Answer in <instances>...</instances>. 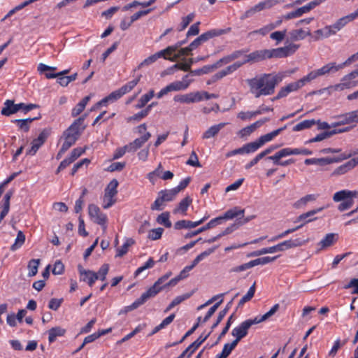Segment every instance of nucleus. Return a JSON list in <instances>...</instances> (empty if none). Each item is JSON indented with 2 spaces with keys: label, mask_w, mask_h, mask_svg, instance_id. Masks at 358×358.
<instances>
[{
  "label": "nucleus",
  "mask_w": 358,
  "mask_h": 358,
  "mask_svg": "<svg viewBox=\"0 0 358 358\" xmlns=\"http://www.w3.org/2000/svg\"><path fill=\"white\" fill-rule=\"evenodd\" d=\"M285 77L284 72L262 73L252 78L246 80L250 92L255 98L262 96L272 95L275 92L276 86L282 81Z\"/></svg>",
  "instance_id": "f257e3e1"
},
{
  "label": "nucleus",
  "mask_w": 358,
  "mask_h": 358,
  "mask_svg": "<svg viewBox=\"0 0 358 358\" xmlns=\"http://www.w3.org/2000/svg\"><path fill=\"white\" fill-rule=\"evenodd\" d=\"M171 274V272H169L158 278L154 285L146 292H143L139 298L136 299L131 305L126 306L125 311H131L138 308L140 306L144 304L150 298L155 296L164 288L176 285L178 282L181 280L178 275L166 282Z\"/></svg>",
  "instance_id": "f03ea898"
},
{
  "label": "nucleus",
  "mask_w": 358,
  "mask_h": 358,
  "mask_svg": "<svg viewBox=\"0 0 358 358\" xmlns=\"http://www.w3.org/2000/svg\"><path fill=\"white\" fill-rule=\"evenodd\" d=\"M87 115L85 114L76 119L73 123L63 132L64 142L62 145V151L66 152L76 142L86 128L85 120Z\"/></svg>",
  "instance_id": "7ed1b4c3"
},
{
  "label": "nucleus",
  "mask_w": 358,
  "mask_h": 358,
  "mask_svg": "<svg viewBox=\"0 0 358 358\" xmlns=\"http://www.w3.org/2000/svg\"><path fill=\"white\" fill-rule=\"evenodd\" d=\"M141 76H138L135 79L127 83L117 90L112 92L108 96L103 98L97 102V106H106L110 103H113L120 99L124 94L131 92L139 83Z\"/></svg>",
  "instance_id": "20e7f679"
},
{
  "label": "nucleus",
  "mask_w": 358,
  "mask_h": 358,
  "mask_svg": "<svg viewBox=\"0 0 358 358\" xmlns=\"http://www.w3.org/2000/svg\"><path fill=\"white\" fill-rule=\"evenodd\" d=\"M231 31V27H228L227 29H210L202 34H201L199 36H198L196 38H195L190 44V50L192 51L195 49H196L198 47H199L202 43L206 42L210 38L222 36L223 34H226L229 33Z\"/></svg>",
  "instance_id": "39448f33"
},
{
  "label": "nucleus",
  "mask_w": 358,
  "mask_h": 358,
  "mask_svg": "<svg viewBox=\"0 0 358 358\" xmlns=\"http://www.w3.org/2000/svg\"><path fill=\"white\" fill-rule=\"evenodd\" d=\"M358 153L357 152H354L353 153H343L338 157H322V158H310L306 159L304 161V163L306 165H312V164H317L320 166H325L328 164H331L333 163H338L342 162L343 160L349 159L352 155H356Z\"/></svg>",
  "instance_id": "423d86ee"
},
{
  "label": "nucleus",
  "mask_w": 358,
  "mask_h": 358,
  "mask_svg": "<svg viewBox=\"0 0 358 358\" xmlns=\"http://www.w3.org/2000/svg\"><path fill=\"white\" fill-rule=\"evenodd\" d=\"M337 71H338V68L337 67L336 63L329 62L318 69L310 71L306 76H303V78L306 84L320 76H325L329 73H334Z\"/></svg>",
  "instance_id": "0eeeda50"
},
{
  "label": "nucleus",
  "mask_w": 358,
  "mask_h": 358,
  "mask_svg": "<svg viewBox=\"0 0 358 358\" xmlns=\"http://www.w3.org/2000/svg\"><path fill=\"white\" fill-rule=\"evenodd\" d=\"M337 71H338V68L337 67L336 63L329 62L318 69L310 71L306 76H303V78L306 84L320 76H325L329 73H334Z\"/></svg>",
  "instance_id": "6e6552de"
},
{
  "label": "nucleus",
  "mask_w": 358,
  "mask_h": 358,
  "mask_svg": "<svg viewBox=\"0 0 358 358\" xmlns=\"http://www.w3.org/2000/svg\"><path fill=\"white\" fill-rule=\"evenodd\" d=\"M254 324H257V321L253 319H248L242 322L238 326L235 327L232 331L231 335L235 337L234 341L236 343L248 335L249 329Z\"/></svg>",
  "instance_id": "1a4fd4ad"
},
{
  "label": "nucleus",
  "mask_w": 358,
  "mask_h": 358,
  "mask_svg": "<svg viewBox=\"0 0 358 358\" xmlns=\"http://www.w3.org/2000/svg\"><path fill=\"white\" fill-rule=\"evenodd\" d=\"M88 212L91 220L94 223L101 226L104 230L107 228V215L101 212L96 205L90 204L88 206Z\"/></svg>",
  "instance_id": "9d476101"
},
{
  "label": "nucleus",
  "mask_w": 358,
  "mask_h": 358,
  "mask_svg": "<svg viewBox=\"0 0 358 358\" xmlns=\"http://www.w3.org/2000/svg\"><path fill=\"white\" fill-rule=\"evenodd\" d=\"M299 48V45L289 44L285 47L268 50V58H283L294 54Z\"/></svg>",
  "instance_id": "9b49d317"
},
{
  "label": "nucleus",
  "mask_w": 358,
  "mask_h": 358,
  "mask_svg": "<svg viewBox=\"0 0 358 358\" xmlns=\"http://www.w3.org/2000/svg\"><path fill=\"white\" fill-rule=\"evenodd\" d=\"M216 247L209 248L201 253H200L199 255L196 257V258L193 260L191 265L186 266L178 275L179 278L181 280H183L188 277L189 273L190 271H192L201 261L204 259L206 257L209 256L210 254L214 252L215 250Z\"/></svg>",
  "instance_id": "f8f14e48"
},
{
  "label": "nucleus",
  "mask_w": 358,
  "mask_h": 358,
  "mask_svg": "<svg viewBox=\"0 0 358 358\" xmlns=\"http://www.w3.org/2000/svg\"><path fill=\"white\" fill-rule=\"evenodd\" d=\"M305 85L306 83L303 78L296 82L289 83L286 86L280 88L277 95L273 98L272 101H275L286 97L289 93L297 91Z\"/></svg>",
  "instance_id": "ddd939ff"
},
{
  "label": "nucleus",
  "mask_w": 358,
  "mask_h": 358,
  "mask_svg": "<svg viewBox=\"0 0 358 358\" xmlns=\"http://www.w3.org/2000/svg\"><path fill=\"white\" fill-rule=\"evenodd\" d=\"M289 152L290 148H285L275 152V155L268 157L266 159L271 160L275 165L287 166L294 163L295 160L294 159H289L285 161H280V159L287 156L293 155Z\"/></svg>",
  "instance_id": "4468645a"
},
{
  "label": "nucleus",
  "mask_w": 358,
  "mask_h": 358,
  "mask_svg": "<svg viewBox=\"0 0 358 358\" xmlns=\"http://www.w3.org/2000/svg\"><path fill=\"white\" fill-rule=\"evenodd\" d=\"M49 135V132L44 129L38 135V136L36 138H34L31 144V148L29 149L27 151V155L34 156L36 155L38 149L44 144V143L46 141Z\"/></svg>",
  "instance_id": "2eb2a0df"
},
{
  "label": "nucleus",
  "mask_w": 358,
  "mask_h": 358,
  "mask_svg": "<svg viewBox=\"0 0 358 358\" xmlns=\"http://www.w3.org/2000/svg\"><path fill=\"white\" fill-rule=\"evenodd\" d=\"M173 101L181 103L189 104L201 101V97L199 92H194L185 94H177L174 96Z\"/></svg>",
  "instance_id": "dca6fc26"
},
{
  "label": "nucleus",
  "mask_w": 358,
  "mask_h": 358,
  "mask_svg": "<svg viewBox=\"0 0 358 358\" xmlns=\"http://www.w3.org/2000/svg\"><path fill=\"white\" fill-rule=\"evenodd\" d=\"M339 121L332 123V127H336L338 126L349 124L357 122L358 120V110L350 111L338 116Z\"/></svg>",
  "instance_id": "f3484780"
},
{
  "label": "nucleus",
  "mask_w": 358,
  "mask_h": 358,
  "mask_svg": "<svg viewBox=\"0 0 358 358\" xmlns=\"http://www.w3.org/2000/svg\"><path fill=\"white\" fill-rule=\"evenodd\" d=\"M242 66L243 63H241L240 61L234 62V64L228 66L225 69L214 74L212 77V82H216L219 80H221L224 77L233 73Z\"/></svg>",
  "instance_id": "a211bd4d"
},
{
  "label": "nucleus",
  "mask_w": 358,
  "mask_h": 358,
  "mask_svg": "<svg viewBox=\"0 0 358 358\" xmlns=\"http://www.w3.org/2000/svg\"><path fill=\"white\" fill-rule=\"evenodd\" d=\"M268 58V50H262L254 51L245 56V59L241 62L243 65L246 63H255L264 60Z\"/></svg>",
  "instance_id": "6ab92c4d"
},
{
  "label": "nucleus",
  "mask_w": 358,
  "mask_h": 358,
  "mask_svg": "<svg viewBox=\"0 0 358 358\" xmlns=\"http://www.w3.org/2000/svg\"><path fill=\"white\" fill-rule=\"evenodd\" d=\"M209 215H205L203 217L200 219L198 221L192 222L190 220H182L176 222L174 224V229L176 230H180L182 229H192L194 228L202 223H203L208 218Z\"/></svg>",
  "instance_id": "aec40b11"
},
{
  "label": "nucleus",
  "mask_w": 358,
  "mask_h": 358,
  "mask_svg": "<svg viewBox=\"0 0 358 358\" xmlns=\"http://www.w3.org/2000/svg\"><path fill=\"white\" fill-rule=\"evenodd\" d=\"M244 209H242L238 206H235L229 209L223 215L219 216L218 217L221 218L222 222L224 220H233L234 218H238V220H240L241 217H244Z\"/></svg>",
  "instance_id": "412c9836"
},
{
  "label": "nucleus",
  "mask_w": 358,
  "mask_h": 358,
  "mask_svg": "<svg viewBox=\"0 0 358 358\" xmlns=\"http://www.w3.org/2000/svg\"><path fill=\"white\" fill-rule=\"evenodd\" d=\"M323 209L324 208L322 207L303 213L300 215L299 217H297L295 222H302V223L300 225H302V227H303L305 224L317 220V217H314L315 215L317 214V213H320Z\"/></svg>",
  "instance_id": "4be33fe9"
},
{
  "label": "nucleus",
  "mask_w": 358,
  "mask_h": 358,
  "mask_svg": "<svg viewBox=\"0 0 358 358\" xmlns=\"http://www.w3.org/2000/svg\"><path fill=\"white\" fill-rule=\"evenodd\" d=\"M151 137L150 133H145L140 138H137L132 142L127 144L129 148V152H134L141 148Z\"/></svg>",
  "instance_id": "5701e85b"
},
{
  "label": "nucleus",
  "mask_w": 358,
  "mask_h": 358,
  "mask_svg": "<svg viewBox=\"0 0 358 358\" xmlns=\"http://www.w3.org/2000/svg\"><path fill=\"white\" fill-rule=\"evenodd\" d=\"M358 196V191H350L348 189H343L336 192L333 196V200L335 202H340L347 201V199Z\"/></svg>",
  "instance_id": "b1692460"
},
{
  "label": "nucleus",
  "mask_w": 358,
  "mask_h": 358,
  "mask_svg": "<svg viewBox=\"0 0 358 358\" xmlns=\"http://www.w3.org/2000/svg\"><path fill=\"white\" fill-rule=\"evenodd\" d=\"M20 108H21V106L15 104L13 100L7 99L3 103V107L1 109V113L5 116H10L18 112Z\"/></svg>",
  "instance_id": "393cba45"
},
{
  "label": "nucleus",
  "mask_w": 358,
  "mask_h": 358,
  "mask_svg": "<svg viewBox=\"0 0 358 358\" xmlns=\"http://www.w3.org/2000/svg\"><path fill=\"white\" fill-rule=\"evenodd\" d=\"M311 32L310 29H293L288 33L289 39L292 41H297L303 40L307 36H310Z\"/></svg>",
  "instance_id": "a878e982"
},
{
  "label": "nucleus",
  "mask_w": 358,
  "mask_h": 358,
  "mask_svg": "<svg viewBox=\"0 0 358 358\" xmlns=\"http://www.w3.org/2000/svg\"><path fill=\"white\" fill-rule=\"evenodd\" d=\"M79 272L83 277V280L86 282L90 287H92L96 280H99L98 274L90 270H85L79 267Z\"/></svg>",
  "instance_id": "bb28decb"
},
{
  "label": "nucleus",
  "mask_w": 358,
  "mask_h": 358,
  "mask_svg": "<svg viewBox=\"0 0 358 358\" xmlns=\"http://www.w3.org/2000/svg\"><path fill=\"white\" fill-rule=\"evenodd\" d=\"M355 159H352L345 164L337 167L331 173L332 176H341L343 175L356 166Z\"/></svg>",
  "instance_id": "cd10ccee"
},
{
  "label": "nucleus",
  "mask_w": 358,
  "mask_h": 358,
  "mask_svg": "<svg viewBox=\"0 0 358 358\" xmlns=\"http://www.w3.org/2000/svg\"><path fill=\"white\" fill-rule=\"evenodd\" d=\"M227 124V122H221L209 127L202 135L203 139L213 138L217 135L220 131Z\"/></svg>",
  "instance_id": "c85d7f7f"
},
{
  "label": "nucleus",
  "mask_w": 358,
  "mask_h": 358,
  "mask_svg": "<svg viewBox=\"0 0 358 358\" xmlns=\"http://www.w3.org/2000/svg\"><path fill=\"white\" fill-rule=\"evenodd\" d=\"M338 239V234L330 233L327 234L318 243L320 250L333 245Z\"/></svg>",
  "instance_id": "c756f323"
},
{
  "label": "nucleus",
  "mask_w": 358,
  "mask_h": 358,
  "mask_svg": "<svg viewBox=\"0 0 358 358\" xmlns=\"http://www.w3.org/2000/svg\"><path fill=\"white\" fill-rule=\"evenodd\" d=\"M287 128V125H285L282 127H280L278 129H275L270 133L261 136L258 141L259 144L262 146L266 143L272 141L275 137L279 135L282 131H284Z\"/></svg>",
  "instance_id": "7c9ffc66"
},
{
  "label": "nucleus",
  "mask_w": 358,
  "mask_h": 358,
  "mask_svg": "<svg viewBox=\"0 0 358 358\" xmlns=\"http://www.w3.org/2000/svg\"><path fill=\"white\" fill-rule=\"evenodd\" d=\"M192 199L189 196L185 197L183 199H182L180 201L178 207H176L173 210V213L174 214L181 213L183 215H186L187 209H188L189 206H190V204L192 203Z\"/></svg>",
  "instance_id": "2f4dec72"
},
{
  "label": "nucleus",
  "mask_w": 358,
  "mask_h": 358,
  "mask_svg": "<svg viewBox=\"0 0 358 358\" xmlns=\"http://www.w3.org/2000/svg\"><path fill=\"white\" fill-rule=\"evenodd\" d=\"M355 78H346V75L343 78L342 83L337 84L334 86L336 90H343L345 89H350L358 85V80H352Z\"/></svg>",
  "instance_id": "473e14b6"
},
{
  "label": "nucleus",
  "mask_w": 358,
  "mask_h": 358,
  "mask_svg": "<svg viewBox=\"0 0 358 358\" xmlns=\"http://www.w3.org/2000/svg\"><path fill=\"white\" fill-rule=\"evenodd\" d=\"M314 38L315 41L328 38L330 36L335 35V33L331 25H327L322 29H317L314 32Z\"/></svg>",
  "instance_id": "72a5a7b5"
},
{
  "label": "nucleus",
  "mask_w": 358,
  "mask_h": 358,
  "mask_svg": "<svg viewBox=\"0 0 358 358\" xmlns=\"http://www.w3.org/2000/svg\"><path fill=\"white\" fill-rule=\"evenodd\" d=\"M119 185V182L117 179H113L108 184L107 187L104 191V196L106 197H115L117 194V187Z\"/></svg>",
  "instance_id": "f704fd0d"
},
{
  "label": "nucleus",
  "mask_w": 358,
  "mask_h": 358,
  "mask_svg": "<svg viewBox=\"0 0 358 358\" xmlns=\"http://www.w3.org/2000/svg\"><path fill=\"white\" fill-rule=\"evenodd\" d=\"M41 118V116L35 117L33 118L29 117L26 119H18L12 120L13 122L17 124L19 129L23 130L25 132H27L29 130V124L31 123L34 120H37Z\"/></svg>",
  "instance_id": "c9c22d12"
},
{
  "label": "nucleus",
  "mask_w": 358,
  "mask_h": 358,
  "mask_svg": "<svg viewBox=\"0 0 358 358\" xmlns=\"http://www.w3.org/2000/svg\"><path fill=\"white\" fill-rule=\"evenodd\" d=\"M188 76L189 75H185L182 78V81H176L170 83L169 85L171 87V91H180L186 90L191 83L189 80H187Z\"/></svg>",
  "instance_id": "e433bc0d"
},
{
  "label": "nucleus",
  "mask_w": 358,
  "mask_h": 358,
  "mask_svg": "<svg viewBox=\"0 0 358 358\" xmlns=\"http://www.w3.org/2000/svg\"><path fill=\"white\" fill-rule=\"evenodd\" d=\"M353 21L350 14L339 18L334 24H331V27L333 29L335 34L342 29L347 24L350 22Z\"/></svg>",
  "instance_id": "4c0bfd02"
},
{
  "label": "nucleus",
  "mask_w": 358,
  "mask_h": 358,
  "mask_svg": "<svg viewBox=\"0 0 358 358\" xmlns=\"http://www.w3.org/2000/svg\"><path fill=\"white\" fill-rule=\"evenodd\" d=\"M210 334L211 331L205 336L201 335L194 342H193L187 348V350H189V353L187 355L188 358L190 357V356L198 349V348L208 338Z\"/></svg>",
  "instance_id": "58836bf2"
},
{
  "label": "nucleus",
  "mask_w": 358,
  "mask_h": 358,
  "mask_svg": "<svg viewBox=\"0 0 358 358\" xmlns=\"http://www.w3.org/2000/svg\"><path fill=\"white\" fill-rule=\"evenodd\" d=\"M90 100L89 96H85L76 106L71 110V116L73 117L79 115L85 108L87 103Z\"/></svg>",
  "instance_id": "ea45409f"
},
{
  "label": "nucleus",
  "mask_w": 358,
  "mask_h": 358,
  "mask_svg": "<svg viewBox=\"0 0 358 358\" xmlns=\"http://www.w3.org/2000/svg\"><path fill=\"white\" fill-rule=\"evenodd\" d=\"M66 330L60 327H52L48 331V341L52 343L55 342L57 337L63 336Z\"/></svg>",
  "instance_id": "a19ab883"
},
{
  "label": "nucleus",
  "mask_w": 358,
  "mask_h": 358,
  "mask_svg": "<svg viewBox=\"0 0 358 358\" xmlns=\"http://www.w3.org/2000/svg\"><path fill=\"white\" fill-rule=\"evenodd\" d=\"M192 295V292H189V293H186V294H184L182 295H180V296H176L172 301L171 303L167 306V308H166V310H164L165 313H167L169 312V310H171L173 307H175L176 306L180 304V303H182V301H184L185 300H187L189 298H190Z\"/></svg>",
  "instance_id": "79ce46f5"
},
{
  "label": "nucleus",
  "mask_w": 358,
  "mask_h": 358,
  "mask_svg": "<svg viewBox=\"0 0 358 358\" xmlns=\"http://www.w3.org/2000/svg\"><path fill=\"white\" fill-rule=\"evenodd\" d=\"M233 300H231L226 305L225 308L219 312L216 322L211 327V332L218 326V324L222 322L223 318L225 317L229 309L232 306Z\"/></svg>",
  "instance_id": "37998d69"
},
{
  "label": "nucleus",
  "mask_w": 358,
  "mask_h": 358,
  "mask_svg": "<svg viewBox=\"0 0 358 358\" xmlns=\"http://www.w3.org/2000/svg\"><path fill=\"white\" fill-rule=\"evenodd\" d=\"M280 244H281L282 250L285 251L288 249L301 246V245H302L303 242L300 238H296L294 240L289 239V240L284 241L281 242Z\"/></svg>",
  "instance_id": "c03bdc74"
},
{
  "label": "nucleus",
  "mask_w": 358,
  "mask_h": 358,
  "mask_svg": "<svg viewBox=\"0 0 358 358\" xmlns=\"http://www.w3.org/2000/svg\"><path fill=\"white\" fill-rule=\"evenodd\" d=\"M40 263L41 260L39 259H32L29 261L27 264L29 277H33L37 274Z\"/></svg>",
  "instance_id": "a18cd8bd"
},
{
  "label": "nucleus",
  "mask_w": 358,
  "mask_h": 358,
  "mask_svg": "<svg viewBox=\"0 0 358 358\" xmlns=\"http://www.w3.org/2000/svg\"><path fill=\"white\" fill-rule=\"evenodd\" d=\"M135 241L133 238H127L123 245L117 249V253L115 257H121L127 253L129 248L134 245Z\"/></svg>",
  "instance_id": "49530a36"
},
{
  "label": "nucleus",
  "mask_w": 358,
  "mask_h": 358,
  "mask_svg": "<svg viewBox=\"0 0 358 358\" xmlns=\"http://www.w3.org/2000/svg\"><path fill=\"white\" fill-rule=\"evenodd\" d=\"M316 124V121L315 120H305L297 124H296L293 127L294 131H299L306 129H309L312 127L313 125Z\"/></svg>",
  "instance_id": "de8ad7c7"
},
{
  "label": "nucleus",
  "mask_w": 358,
  "mask_h": 358,
  "mask_svg": "<svg viewBox=\"0 0 358 358\" xmlns=\"http://www.w3.org/2000/svg\"><path fill=\"white\" fill-rule=\"evenodd\" d=\"M279 309V304H275L267 313L262 316H257L254 318L257 321V324L264 322L274 315Z\"/></svg>",
  "instance_id": "09e8293b"
},
{
  "label": "nucleus",
  "mask_w": 358,
  "mask_h": 358,
  "mask_svg": "<svg viewBox=\"0 0 358 358\" xmlns=\"http://www.w3.org/2000/svg\"><path fill=\"white\" fill-rule=\"evenodd\" d=\"M237 345L234 341L231 343H225L221 353L217 354L218 358H227Z\"/></svg>",
  "instance_id": "8fccbe9b"
},
{
  "label": "nucleus",
  "mask_w": 358,
  "mask_h": 358,
  "mask_svg": "<svg viewBox=\"0 0 358 358\" xmlns=\"http://www.w3.org/2000/svg\"><path fill=\"white\" fill-rule=\"evenodd\" d=\"M170 214L166 211L158 215L157 217V222L158 224L164 225L166 228H170L172 226V223L170 221Z\"/></svg>",
  "instance_id": "3c124183"
},
{
  "label": "nucleus",
  "mask_w": 358,
  "mask_h": 358,
  "mask_svg": "<svg viewBox=\"0 0 358 358\" xmlns=\"http://www.w3.org/2000/svg\"><path fill=\"white\" fill-rule=\"evenodd\" d=\"M178 194V193L177 192V190L175 189V188L164 189L159 192V195H161L165 201H173Z\"/></svg>",
  "instance_id": "603ef678"
},
{
  "label": "nucleus",
  "mask_w": 358,
  "mask_h": 358,
  "mask_svg": "<svg viewBox=\"0 0 358 358\" xmlns=\"http://www.w3.org/2000/svg\"><path fill=\"white\" fill-rule=\"evenodd\" d=\"M155 96L154 90H150L148 93L143 94L138 101V103L136 105V108H143Z\"/></svg>",
  "instance_id": "864d4df0"
},
{
  "label": "nucleus",
  "mask_w": 358,
  "mask_h": 358,
  "mask_svg": "<svg viewBox=\"0 0 358 358\" xmlns=\"http://www.w3.org/2000/svg\"><path fill=\"white\" fill-rule=\"evenodd\" d=\"M222 224L221 223V218L215 217L214 219H212L209 222H208L206 225L200 227L197 230H196V234H200L202 233L208 229H210L211 228L215 227L217 225H219Z\"/></svg>",
  "instance_id": "5fc2aeb1"
},
{
  "label": "nucleus",
  "mask_w": 358,
  "mask_h": 358,
  "mask_svg": "<svg viewBox=\"0 0 358 358\" xmlns=\"http://www.w3.org/2000/svg\"><path fill=\"white\" fill-rule=\"evenodd\" d=\"M25 236L22 231H19L17 237L15 240V243L10 246V250L15 251L18 250L24 243Z\"/></svg>",
  "instance_id": "6e6d98bb"
},
{
  "label": "nucleus",
  "mask_w": 358,
  "mask_h": 358,
  "mask_svg": "<svg viewBox=\"0 0 358 358\" xmlns=\"http://www.w3.org/2000/svg\"><path fill=\"white\" fill-rule=\"evenodd\" d=\"M262 145L259 144L258 139L255 141L245 144L243 146L244 154L252 153L257 151Z\"/></svg>",
  "instance_id": "4d7b16f0"
},
{
  "label": "nucleus",
  "mask_w": 358,
  "mask_h": 358,
  "mask_svg": "<svg viewBox=\"0 0 358 358\" xmlns=\"http://www.w3.org/2000/svg\"><path fill=\"white\" fill-rule=\"evenodd\" d=\"M256 283L254 282L253 285L249 288L246 294H245L239 301L238 306H243L245 303L250 301L252 298L254 296L255 293V287Z\"/></svg>",
  "instance_id": "13d9d810"
},
{
  "label": "nucleus",
  "mask_w": 358,
  "mask_h": 358,
  "mask_svg": "<svg viewBox=\"0 0 358 358\" xmlns=\"http://www.w3.org/2000/svg\"><path fill=\"white\" fill-rule=\"evenodd\" d=\"M152 108V105H148L145 109L140 112L134 114L133 116L129 118V120L140 121L143 118L148 116Z\"/></svg>",
  "instance_id": "bf43d9fd"
},
{
  "label": "nucleus",
  "mask_w": 358,
  "mask_h": 358,
  "mask_svg": "<svg viewBox=\"0 0 358 358\" xmlns=\"http://www.w3.org/2000/svg\"><path fill=\"white\" fill-rule=\"evenodd\" d=\"M278 256L275 257H263L252 260L253 267L257 265H265L272 262H274Z\"/></svg>",
  "instance_id": "052dcab7"
},
{
  "label": "nucleus",
  "mask_w": 358,
  "mask_h": 358,
  "mask_svg": "<svg viewBox=\"0 0 358 358\" xmlns=\"http://www.w3.org/2000/svg\"><path fill=\"white\" fill-rule=\"evenodd\" d=\"M222 301H223V299H220L219 301L215 303L212 307L210 308V309L206 314L205 317L202 320L203 323L206 322L211 317V316L215 313V312L217 310V309L220 306V304L222 303Z\"/></svg>",
  "instance_id": "680f3d73"
},
{
  "label": "nucleus",
  "mask_w": 358,
  "mask_h": 358,
  "mask_svg": "<svg viewBox=\"0 0 358 358\" xmlns=\"http://www.w3.org/2000/svg\"><path fill=\"white\" fill-rule=\"evenodd\" d=\"M347 343V341H343V342H341V339L338 338H337L335 341H334V343L331 348V349L330 350L329 352V355L330 357H334L338 349L342 346V345H344L345 343Z\"/></svg>",
  "instance_id": "e2e57ef3"
},
{
  "label": "nucleus",
  "mask_w": 358,
  "mask_h": 358,
  "mask_svg": "<svg viewBox=\"0 0 358 358\" xmlns=\"http://www.w3.org/2000/svg\"><path fill=\"white\" fill-rule=\"evenodd\" d=\"M163 232V228L158 227L156 229H153L149 231L148 238L152 241L158 240L162 237Z\"/></svg>",
  "instance_id": "0e129e2a"
},
{
  "label": "nucleus",
  "mask_w": 358,
  "mask_h": 358,
  "mask_svg": "<svg viewBox=\"0 0 358 358\" xmlns=\"http://www.w3.org/2000/svg\"><path fill=\"white\" fill-rule=\"evenodd\" d=\"M85 150H86V148H80V147L76 148L71 150L69 157L74 162L78 158H79L83 154H84L85 152Z\"/></svg>",
  "instance_id": "69168bd1"
},
{
  "label": "nucleus",
  "mask_w": 358,
  "mask_h": 358,
  "mask_svg": "<svg viewBox=\"0 0 358 358\" xmlns=\"http://www.w3.org/2000/svg\"><path fill=\"white\" fill-rule=\"evenodd\" d=\"M195 17V14L194 13H191L187 15L186 17L182 18V22L180 25L179 31H182L187 28V27L189 24V23L194 20Z\"/></svg>",
  "instance_id": "338daca9"
},
{
  "label": "nucleus",
  "mask_w": 358,
  "mask_h": 358,
  "mask_svg": "<svg viewBox=\"0 0 358 358\" xmlns=\"http://www.w3.org/2000/svg\"><path fill=\"white\" fill-rule=\"evenodd\" d=\"M272 6L271 0H266L264 1H261L259 3L252 6L257 13L260 12L263 10L270 8Z\"/></svg>",
  "instance_id": "774afa93"
}]
</instances>
